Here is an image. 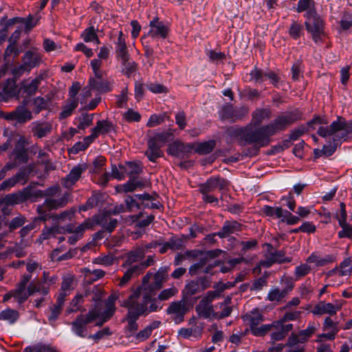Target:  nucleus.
<instances>
[{
  "label": "nucleus",
  "instance_id": "1",
  "mask_svg": "<svg viewBox=\"0 0 352 352\" xmlns=\"http://www.w3.org/2000/svg\"><path fill=\"white\" fill-rule=\"evenodd\" d=\"M327 120L316 117L309 122V126L314 128L315 125H320L317 133L329 141V145H324L322 152L326 156L331 155L336 150L337 146L342 140H346L352 137V120H346L342 116H338L329 126Z\"/></svg>",
  "mask_w": 352,
  "mask_h": 352
},
{
  "label": "nucleus",
  "instance_id": "2",
  "mask_svg": "<svg viewBox=\"0 0 352 352\" xmlns=\"http://www.w3.org/2000/svg\"><path fill=\"white\" fill-rule=\"evenodd\" d=\"M155 294L142 286L132 289L131 294L121 302L120 305L128 309V312L138 316H147L162 309Z\"/></svg>",
  "mask_w": 352,
  "mask_h": 352
},
{
  "label": "nucleus",
  "instance_id": "3",
  "mask_svg": "<svg viewBox=\"0 0 352 352\" xmlns=\"http://www.w3.org/2000/svg\"><path fill=\"white\" fill-rule=\"evenodd\" d=\"M252 124H248L245 127H231L228 129L226 134L232 139H236L245 142L253 144L257 147H263L270 143V137L272 134L267 133L265 125L254 129Z\"/></svg>",
  "mask_w": 352,
  "mask_h": 352
},
{
  "label": "nucleus",
  "instance_id": "4",
  "mask_svg": "<svg viewBox=\"0 0 352 352\" xmlns=\"http://www.w3.org/2000/svg\"><path fill=\"white\" fill-rule=\"evenodd\" d=\"M300 118L301 113L298 110L285 112L277 116L272 122L265 125V128L268 133L274 135L279 131L285 130Z\"/></svg>",
  "mask_w": 352,
  "mask_h": 352
},
{
  "label": "nucleus",
  "instance_id": "5",
  "mask_svg": "<svg viewBox=\"0 0 352 352\" xmlns=\"http://www.w3.org/2000/svg\"><path fill=\"white\" fill-rule=\"evenodd\" d=\"M100 312L97 309H91L86 314H80L71 322L72 331L77 336L87 337V325L94 321L99 316Z\"/></svg>",
  "mask_w": 352,
  "mask_h": 352
},
{
  "label": "nucleus",
  "instance_id": "6",
  "mask_svg": "<svg viewBox=\"0 0 352 352\" xmlns=\"http://www.w3.org/2000/svg\"><path fill=\"white\" fill-rule=\"evenodd\" d=\"M168 267H160L153 275V283H149L150 279L153 276V274L148 272L142 278V283L141 286L145 289H149L151 293L155 295L156 291L160 289L164 283L167 280L168 278Z\"/></svg>",
  "mask_w": 352,
  "mask_h": 352
},
{
  "label": "nucleus",
  "instance_id": "7",
  "mask_svg": "<svg viewBox=\"0 0 352 352\" xmlns=\"http://www.w3.org/2000/svg\"><path fill=\"white\" fill-rule=\"evenodd\" d=\"M305 24L307 32L311 34L313 40L316 43L321 41L324 35V22L317 13L307 16Z\"/></svg>",
  "mask_w": 352,
  "mask_h": 352
},
{
  "label": "nucleus",
  "instance_id": "8",
  "mask_svg": "<svg viewBox=\"0 0 352 352\" xmlns=\"http://www.w3.org/2000/svg\"><path fill=\"white\" fill-rule=\"evenodd\" d=\"M31 279V274H23L21 276V280L16 285V288L12 290V296L17 302L21 304L25 302L28 297L31 296L30 287L28 286L27 287Z\"/></svg>",
  "mask_w": 352,
  "mask_h": 352
},
{
  "label": "nucleus",
  "instance_id": "9",
  "mask_svg": "<svg viewBox=\"0 0 352 352\" xmlns=\"http://www.w3.org/2000/svg\"><path fill=\"white\" fill-rule=\"evenodd\" d=\"M88 225L89 223H86L85 221L77 226L74 223H69L65 226H62L63 232L61 234H71L68 238V243L73 245L82 238L86 230H89Z\"/></svg>",
  "mask_w": 352,
  "mask_h": 352
},
{
  "label": "nucleus",
  "instance_id": "10",
  "mask_svg": "<svg viewBox=\"0 0 352 352\" xmlns=\"http://www.w3.org/2000/svg\"><path fill=\"white\" fill-rule=\"evenodd\" d=\"M188 311V307L185 300L171 302L167 308V314L170 315L175 323L179 324L184 320L185 314Z\"/></svg>",
  "mask_w": 352,
  "mask_h": 352
},
{
  "label": "nucleus",
  "instance_id": "11",
  "mask_svg": "<svg viewBox=\"0 0 352 352\" xmlns=\"http://www.w3.org/2000/svg\"><path fill=\"white\" fill-rule=\"evenodd\" d=\"M149 31L147 36L152 38L164 39L168 36L169 28L164 23L159 19L158 17H154L149 22Z\"/></svg>",
  "mask_w": 352,
  "mask_h": 352
},
{
  "label": "nucleus",
  "instance_id": "12",
  "mask_svg": "<svg viewBox=\"0 0 352 352\" xmlns=\"http://www.w3.org/2000/svg\"><path fill=\"white\" fill-rule=\"evenodd\" d=\"M69 200V194L65 193L58 199L47 198L45 200L43 205L37 206V211L39 214H42L47 210H56L60 208L65 206Z\"/></svg>",
  "mask_w": 352,
  "mask_h": 352
},
{
  "label": "nucleus",
  "instance_id": "13",
  "mask_svg": "<svg viewBox=\"0 0 352 352\" xmlns=\"http://www.w3.org/2000/svg\"><path fill=\"white\" fill-rule=\"evenodd\" d=\"M341 309V305L339 304H332L330 302H325L324 301H320L316 304L311 313L314 315L321 316L324 314H329L330 316L336 315V313Z\"/></svg>",
  "mask_w": 352,
  "mask_h": 352
},
{
  "label": "nucleus",
  "instance_id": "14",
  "mask_svg": "<svg viewBox=\"0 0 352 352\" xmlns=\"http://www.w3.org/2000/svg\"><path fill=\"white\" fill-rule=\"evenodd\" d=\"M86 169L85 164H78L73 167L69 173L63 179L64 186L67 188H71L79 179Z\"/></svg>",
  "mask_w": 352,
  "mask_h": 352
},
{
  "label": "nucleus",
  "instance_id": "15",
  "mask_svg": "<svg viewBox=\"0 0 352 352\" xmlns=\"http://www.w3.org/2000/svg\"><path fill=\"white\" fill-rule=\"evenodd\" d=\"M195 311L199 318L209 320L214 319L215 311L212 305L202 299L196 305Z\"/></svg>",
  "mask_w": 352,
  "mask_h": 352
},
{
  "label": "nucleus",
  "instance_id": "16",
  "mask_svg": "<svg viewBox=\"0 0 352 352\" xmlns=\"http://www.w3.org/2000/svg\"><path fill=\"white\" fill-rule=\"evenodd\" d=\"M23 62L27 71L30 72L32 68L38 66L41 63V56L36 50H30L25 53Z\"/></svg>",
  "mask_w": 352,
  "mask_h": 352
},
{
  "label": "nucleus",
  "instance_id": "17",
  "mask_svg": "<svg viewBox=\"0 0 352 352\" xmlns=\"http://www.w3.org/2000/svg\"><path fill=\"white\" fill-rule=\"evenodd\" d=\"M243 320L250 326L252 331V329L256 328L263 320V316L261 311L256 308L246 313L243 316Z\"/></svg>",
  "mask_w": 352,
  "mask_h": 352
},
{
  "label": "nucleus",
  "instance_id": "18",
  "mask_svg": "<svg viewBox=\"0 0 352 352\" xmlns=\"http://www.w3.org/2000/svg\"><path fill=\"white\" fill-rule=\"evenodd\" d=\"M116 56L120 62H125L127 57H129L125 38L122 31L119 32L118 41L116 43Z\"/></svg>",
  "mask_w": 352,
  "mask_h": 352
},
{
  "label": "nucleus",
  "instance_id": "19",
  "mask_svg": "<svg viewBox=\"0 0 352 352\" xmlns=\"http://www.w3.org/2000/svg\"><path fill=\"white\" fill-rule=\"evenodd\" d=\"M93 309H97L100 312L99 316L97 318L99 320L96 322V326H102L104 322L108 321L113 315L116 311V307L106 305V308L104 311H102V304L100 302H96Z\"/></svg>",
  "mask_w": 352,
  "mask_h": 352
},
{
  "label": "nucleus",
  "instance_id": "20",
  "mask_svg": "<svg viewBox=\"0 0 352 352\" xmlns=\"http://www.w3.org/2000/svg\"><path fill=\"white\" fill-rule=\"evenodd\" d=\"M28 199V195L24 191H19L16 193H10L6 195L1 200L3 205L11 206L19 204Z\"/></svg>",
  "mask_w": 352,
  "mask_h": 352
},
{
  "label": "nucleus",
  "instance_id": "21",
  "mask_svg": "<svg viewBox=\"0 0 352 352\" xmlns=\"http://www.w3.org/2000/svg\"><path fill=\"white\" fill-rule=\"evenodd\" d=\"M203 332V327L196 324L190 328H181L178 331L179 336L185 339H199Z\"/></svg>",
  "mask_w": 352,
  "mask_h": 352
},
{
  "label": "nucleus",
  "instance_id": "22",
  "mask_svg": "<svg viewBox=\"0 0 352 352\" xmlns=\"http://www.w3.org/2000/svg\"><path fill=\"white\" fill-rule=\"evenodd\" d=\"M31 125L33 135L38 138L45 137L52 130V125L49 122L41 123L34 122Z\"/></svg>",
  "mask_w": 352,
  "mask_h": 352
},
{
  "label": "nucleus",
  "instance_id": "23",
  "mask_svg": "<svg viewBox=\"0 0 352 352\" xmlns=\"http://www.w3.org/2000/svg\"><path fill=\"white\" fill-rule=\"evenodd\" d=\"M272 116V111L269 108L256 109L252 113V122L250 124L259 126L265 120H269Z\"/></svg>",
  "mask_w": 352,
  "mask_h": 352
},
{
  "label": "nucleus",
  "instance_id": "24",
  "mask_svg": "<svg viewBox=\"0 0 352 352\" xmlns=\"http://www.w3.org/2000/svg\"><path fill=\"white\" fill-rule=\"evenodd\" d=\"M145 255L144 248H138L135 250L131 251L126 256L124 262L122 265L123 267H127L128 265L136 264L143 258Z\"/></svg>",
  "mask_w": 352,
  "mask_h": 352
},
{
  "label": "nucleus",
  "instance_id": "25",
  "mask_svg": "<svg viewBox=\"0 0 352 352\" xmlns=\"http://www.w3.org/2000/svg\"><path fill=\"white\" fill-rule=\"evenodd\" d=\"M110 218L111 217L108 214H99L87 219L85 222L87 224L89 223L87 226L89 230H93L94 228L98 225L101 226L105 230Z\"/></svg>",
  "mask_w": 352,
  "mask_h": 352
},
{
  "label": "nucleus",
  "instance_id": "26",
  "mask_svg": "<svg viewBox=\"0 0 352 352\" xmlns=\"http://www.w3.org/2000/svg\"><path fill=\"white\" fill-rule=\"evenodd\" d=\"M162 145L157 143L155 140L151 138L148 142V149L146 151V155L151 162H155L157 158L162 155L161 151Z\"/></svg>",
  "mask_w": 352,
  "mask_h": 352
},
{
  "label": "nucleus",
  "instance_id": "27",
  "mask_svg": "<svg viewBox=\"0 0 352 352\" xmlns=\"http://www.w3.org/2000/svg\"><path fill=\"white\" fill-rule=\"evenodd\" d=\"M27 103L24 100L21 105L16 108V121L19 123H25L32 119V112L26 107Z\"/></svg>",
  "mask_w": 352,
  "mask_h": 352
},
{
  "label": "nucleus",
  "instance_id": "28",
  "mask_svg": "<svg viewBox=\"0 0 352 352\" xmlns=\"http://www.w3.org/2000/svg\"><path fill=\"white\" fill-rule=\"evenodd\" d=\"M78 105V100L67 99L62 106L61 112L59 113V119L63 120L70 116Z\"/></svg>",
  "mask_w": 352,
  "mask_h": 352
},
{
  "label": "nucleus",
  "instance_id": "29",
  "mask_svg": "<svg viewBox=\"0 0 352 352\" xmlns=\"http://www.w3.org/2000/svg\"><path fill=\"white\" fill-rule=\"evenodd\" d=\"M161 322L153 321L142 330L137 333L135 336V339L139 342H142L148 339L151 335L153 331L160 327Z\"/></svg>",
  "mask_w": 352,
  "mask_h": 352
},
{
  "label": "nucleus",
  "instance_id": "30",
  "mask_svg": "<svg viewBox=\"0 0 352 352\" xmlns=\"http://www.w3.org/2000/svg\"><path fill=\"white\" fill-rule=\"evenodd\" d=\"M344 276L338 271V268H334L329 271L326 274V279L329 285L332 287H338L344 282Z\"/></svg>",
  "mask_w": 352,
  "mask_h": 352
},
{
  "label": "nucleus",
  "instance_id": "31",
  "mask_svg": "<svg viewBox=\"0 0 352 352\" xmlns=\"http://www.w3.org/2000/svg\"><path fill=\"white\" fill-rule=\"evenodd\" d=\"M76 212V209L75 208H71L59 214L53 215L52 218L54 221H56L58 224L64 223L68 221H72Z\"/></svg>",
  "mask_w": 352,
  "mask_h": 352
},
{
  "label": "nucleus",
  "instance_id": "32",
  "mask_svg": "<svg viewBox=\"0 0 352 352\" xmlns=\"http://www.w3.org/2000/svg\"><path fill=\"white\" fill-rule=\"evenodd\" d=\"M26 176L24 170H20L15 175L5 180L0 184V191L8 190L14 186L18 182L25 179Z\"/></svg>",
  "mask_w": 352,
  "mask_h": 352
},
{
  "label": "nucleus",
  "instance_id": "33",
  "mask_svg": "<svg viewBox=\"0 0 352 352\" xmlns=\"http://www.w3.org/2000/svg\"><path fill=\"white\" fill-rule=\"evenodd\" d=\"M189 148L188 145H185L180 141H175L168 146V153L171 155L182 157Z\"/></svg>",
  "mask_w": 352,
  "mask_h": 352
},
{
  "label": "nucleus",
  "instance_id": "34",
  "mask_svg": "<svg viewBox=\"0 0 352 352\" xmlns=\"http://www.w3.org/2000/svg\"><path fill=\"white\" fill-rule=\"evenodd\" d=\"M43 78V76L40 74L30 82H23L22 89L23 91L28 95L34 94Z\"/></svg>",
  "mask_w": 352,
  "mask_h": 352
},
{
  "label": "nucleus",
  "instance_id": "35",
  "mask_svg": "<svg viewBox=\"0 0 352 352\" xmlns=\"http://www.w3.org/2000/svg\"><path fill=\"white\" fill-rule=\"evenodd\" d=\"M297 11L298 12L306 11V17L314 14L316 12L315 3L312 0H299L297 6Z\"/></svg>",
  "mask_w": 352,
  "mask_h": 352
},
{
  "label": "nucleus",
  "instance_id": "36",
  "mask_svg": "<svg viewBox=\"0 0 352 352\" xmlns=\"http://www.w3.org/2000/svg\"><path fill=\"white\" fill-rule=\"evenodd\" d=\"M240 225L236 222L226 221L222 227V229L217 232V236L220 238H225L238 230H239Z\"/></svg>",
  "mask_w": 352,
  "mask_h": 352
},
{
  "label": "nucleus",
  "instance_id": "37",
  "mask_svg": "<svg viewBox=\"0 0 352 352\" xmlns=\"http://www.w3.org/2000/svg\"><path fill=\"white\" fill-rule=\"evenodd\" d=\"M89 85L94 89L100 92H108L112 89V85L107 80H102V79H90Z\"/></svg>",
  "mask_w": 352,
  "mask_h": 352
},
{
  "label": "nucleus",
  "instance_id": "38",
  "mask_svg": "<svg viewBox=\"0 0 352 352\" xmlns=\"http://www.w3.org/2000/svg\"><path fill=\"white\" fill-rule=\"evenodd\" d=\"M142 184L140 181L135 179H130L126 183L116 187V190L118 192H129L134 191L136 188L141 187Z\"/></svg>",
  "mask_w": 352,
  "mask_h": 352
},
{
  "label": "nucleus",
  "instance_id": "39",
  "mask_svg": "<svg viewBox=\"0 0 352 352\" xmlns=\"http://www.w3.org/2000/svg\"><path fill=\"white\" fill-rule=\"evenodd\" d=\"M30 292L31 295L34 293H40L43 296H46L49 294L50 288L41 280L37 282H32L30 285Z\"/></svg>",
  "mask_w": 352,
  "mask_h": 352
},
{
  "label": "nucleus",
  "instance_id": "40",
  "mask_svg": "<svg viewBox=\"0 0 352 352\" xmlns=\"http://www.w3.org/2000/svg\"><path fill=\"white\" fill-rule=\"evenodd\" d=\"M122 168L124 169L125 174L131 179H135L141 172L140 166L137 163L134 162H128L125 166H122Z\"/></svg>",
  "mask_w": 352,
  "mask_h": 352
},
{
  "label": "nucleus",
  "instance_id": "41",
  "mask_svg": "<svg viewBox=\"0 0 352 352\" xmlns=\"http://www.w3.org/2000/svg\"><path fill=\"white\" fill-rule=\"evenodd\" d=\"M83 298L84 296L82 294H77L75 296V297L73 298L72 302H70L69 305L66 309V313L67 314L77 312L78 311H80L81 305L83 302Z\"/></svg>",
  "mask_w": 352,
  "mask_h": 352
},
{
  "label": "nucleus",
  "instance_id": "42",
  "mask_svg": "<svg viewBox=\"0 0 352 352\" xmlns=\"http://www.w3.org/2000/svg\"><path fill=\"white\" fill-rule=\"evenodd\" d=\"M61 232H63V229L62 226L60 225L54 226L51 228L45 227L42 230L40 237L41 239L45 240L52 236H55L58 234H61Z\"/></svg>",
  "mask_w": 352,
  "mask_h": 352
},
{
  "label": "nucleus",
  "instance_id": "43",
  "mask_svg": "<svg viewBox=\"0 0 352 352\" xmlns=\"http://www.w3.org/2000/svg\"><path fill=\"white\" fill-rule=\"evenodd\" d=\"M33 111L38 114L41 111L46 109L49 105V100L45 99L43 97L38 96L34 98L32 101Z\"/></svg>",
  "mask_w": 352,
  "mask_h": 352
},
{
  "label": "nucleus",
  "instance_id": "44",
  "mask_svg": "<svg viewBox=\"0 0 352 352\" xmlns=\"http://www.w3.org/2000/svg\"><path fill=\"white\" fill-rule=\"evenodd\" d=\"M83 272L85 274V278L91 282L98 280V279L102 278L105 274V272L100 269L91 270L89 268H85L83 270Z\"/></svg>",
  "mask_w": 352,
  "mask_h": 352
},
{
  "label": "nucleus",
  "instance_id": "45",
  "mask_svg": "<svg viewBox=\"0 0 352 352\" xmlns=\"http://www.w3.org/2000/svg\"><path fill=\"white\" fill-rule=\"evenodd\" d=\"M276 324H279V322L274 321L272 322V329L270 332V338L273 342L282 340L286 336L280 327Z\"/></svg>",
  "mask_w": 352,
  "mask_h": 352
},
{
  "label": "nucleus",
  "instance_id": "46",
  "mask_svg": "<svg viewBox=\"0 0 352 352\" xmlns=\"http://www.w3.org/2000/svg\"><path fill=\"white\" fill-rule=\"evenodd\" d=\"M261 210L267 217L276 218L283 217V210L281 207L274 208L270 206H264Z\"/></svg>",
  "mask_w": 352,
  "mask_h": 352
},
{
  "label": "nucleus",
  "instance_id": "47",
  "mask_svg": "<svg viewBox=\"0 0 352 352\" xmlns=\"http://www.w3.org/2000/svg\"><path fill=\"white\" fill-rule=\"evenodd\" d=\"M199 292L200 288L198 282L192 280L186 285L183 290V295L184 298H188V297L196 294Z\"/></svg>",
  "mask_w": 352,
  "mask_h": 352
},
{
  "label": "nucleus",
  "instance_id": "48",
  "mask_svg": "<svg viewBox=\"0 0 352 352\" xmlns=\"http://www.w3.org/2000/svg\"><path fill=\"white\" fill-rule=\"evenodd\" d=\"M94 116V114L82 113L78 118V129L85 130L91 126L93 123Z\"/></svg>",
  "mask_w": 352,
  "mask_h": 352
},
{
  "label": "nucleus",
  "instance_id": "49",
  "mask_svg": "<svg viewBox=\"0 0 352 352\" xmlns=\"http://www.w3.org/2000/svg\"><path fill=\"white\" fill-rule=\"evenodd\" d=\"M18 318L19 313L14 309H7L0 313V320L8 321L11 324L15 322Z\"/></svg>",
  "mask_w": 352,
  "mask_h": 352
},
{
  "label": "nucleus",
  "instance_id": "50",
  "mask_svg": "<svg viewBox=\"0 0 352 352\" xmlns=\"http://www.w3.org/2000/svg\"><path fill=\"white\" fill-rule=\"evenodd\" d=\"M215 146V142L214 140H209L207 142L199 143L196 146V151L199 154H208L212 151Z\"/></svg>",
  "mask_w": 352,
  "mask_h": 352
},
{
  "label": "nucleus",
  "instance_id": "51",
  "mask_svg": "<svg viewBox=\"0 0 352 352\" xmlns=\"http://www.w3.org/2000/svg\"><path fill=\"white\" fill-rule=\"evenodd\" d=\"M287 294L283 289L280 290L279 288L275 287L270 289L269 292L267 299L269 301L278 302L284 298Z\"/></svg>",
  "mask_w": 352,
  "mask_h": 352
},
{
  "label": "nucleus",
  "instance_id": "52",
  "mask_svg": "<svg viewBox=\"0 0 352 352\" xmlns=\"http://www.w3.org/2000/svg\"><path fill=\"white\" fill-rule=\"evenodd\" d=\"M316 330L314 323H310L307 329L298 332V335L300 339V343L306 342L315 333Z\"/></svg>",
  "mask_w": 352,
  "mask_h": 352
},
{
  "label": "nucleus",
  "instance_id": "53",
  "mask_svg": "<svg viewBox=\"0 0 352 352\" xmlns=\"http://www.w3.org/2000/svg\"><path fill=\"white\" fill-rule=\"evenodd\" d=\"M112 124L107 120H99L96 123V126L93 128L94 131L96 132L98 135L99 134L107 133L112 129Z\"/></svg>",
  "mask_w": 352,
  "mask_h": 352
},
{
  "label": "nucleus",
  "instance_id": "54",
  "mask_svg": "<svg viewBox=\"0 0 352 352\" xmlns=\"http://www.w3.org/2000/svg\"><path fill=\"white\" fill-rule=\"evenodd\" d=\"M173 135L172 129H168L166 131L156 133L152 138L155 140L160 145H164Z\"/></svg>",
  "mask_w": 352,
  "mask_h": 352
},
{
  "label": "nucleus",
  "instance_id": "55",
  "mask_svg": "<svg viewBox=\"0 0 352 352\" xmlns=\"http://www.w3.org/2000/svg\"><path fill=\"white\" fill-rule=\"evenodd\" d=\"M288 32H289V36L292 38L298 39L302 34V32H303L302 26L300 23L296 22V21H294L292 23Z\"/></svg>",
  "mask_w": 352,
  "mask_h": 352
},
{
  "label": "nucleus",
  "instance_id": "56",
  "mask_svg": "<svg viewBox=\"0 0 352 352\" xmlns=\"http://www.w3.org/2000/svg\"><path fill=\"white\" fill-rule=\"evenodd\" d=\"M140 316L127 312L126 320L128 323L127 329L131 333L135 332L138 329V324L136 322Z\"/></svg>",
  "mask_w": 352,
  "mask_h": 352
},
{
  "label": "nucleus",
  "instance_id": "57",
  "mask_svg": "<svg viewBox=\"0 0 352 352\" xmlns=\"http://www.w3.org/2000/svg\"><path fill=\"white\" fill-rule=\"evenodd\" d=\"M116 257L112 254L103 255L96 257L94 263L104 266H109L114 263Z\"/></svg>",
  "mask_w": 352,
  "mask_h": 352
},
{
  "label": "nucleus",
  "instance_id": "58",
  "mask_svg": "<svg viewBox=\"0 0 352 352\" xmlns=\"http://www.w3.org/2000/svg\"><path fill=\"white\" fill-rule=\"evenodd\" d=\"M218 177H213L208 179L204 184L200 186L201 193L209 192L217 189Z\"/></svg>",
  "mask_w": 352,
  "mask_h": 352
},
{
  "label": "nucleus",
  "instance_id": "59",
  "mask_svg": "<svg viewBox=\"0 0 352 352\" xmlns=\"http://www.w3.org/2000/svg\"><path fill=\"white\" fill-rule=\"evenodd\" d=\"M167 118L166 113L157 115H151L146 123L148 127H155L164 122L165 118Z\"/></svg>",
  "mask_w": 352,
  "mask_h": 352
},
{
  "label": "nucleus",
  "instance_id": "60",
  "mask_svg": "<svg viewBox=\"0 0 352 352\" xmlns=\"http://www.w3.org/2000/svg\"><path fill=\"white\" fill-rule=\"evenodd\" d=\"M63 310V307H59L55 304H53L49 307L50 314L48 316V320L50 323H54L58 318Z\"/></svg>",
  "mask_w": 352,
  "mask_h": 352
},
{
  "label": "nucleus",
  "instance_id": "61",
  "mask_svg": "<svg viewBox=\"0 0 352 352\" xmlns=\"http://www.w3.org/2000/svg\"><path fill=\"white\" fill-rule=\"evenodd\" d=\"M323 330L338 333L339 331L338 324L334 322L330 317H327L323 322Z\"/></svg>",
  "mask_w": 352,
  "mask_h": 352
},
{
  "label": "nucleus",
  "instance_id": "62",
  "mask_svg": "<svg viewBox=\"0 0 352 352\" xmlns=\"http://www.w3.org/2000/svg\"><path fill=\"white\" fill-rule=\"evenodd\" d=\"M310 271L311 267L307 263H302L297 266L294 272L296 280L300 279L305 276L310 272Z\"/></svg>",
  "mask_w": 352,
  "mask_h": 352
},
{
  "label": "nucleus",
  "instance_id": "63",
  "mask_svg": "<svg viewBox=\"0 0 352 352\" xmlns=\"http://www.w3.org/2000/svg\"><path fill=\"white\" fill-rule=\"evenodd\" d=\"M341 275L344 276H350L351 273V261L349 258H345L340 264L339 267H337Z\"/></svg>",
  "mask_w": 352,
  "mask_h": 352
},
{
  "label": "nucleus",
  "instance_id": "64",
  "mask_svg": "<svg viewBox=\"0 0 352 352\" xmlns=\"http://www.w3.org/2000/svg\"><path fill=\"white\" fill-rule=\"evenodd\" d=\"M3 91L5 92L7 100L16 94L15 82L12 80H8L2 86Z\"/></svg>",
  "mask_w": 352,
  "mask_h": 352
}]
</instances>
